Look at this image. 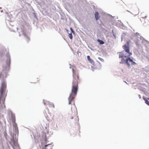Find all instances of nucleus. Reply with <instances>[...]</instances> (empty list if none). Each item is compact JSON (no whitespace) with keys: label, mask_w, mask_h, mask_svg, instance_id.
I'll use <instances>...</instances> for the list:
<instances>
[{"label":"nucleus","mask_w":149,"mask_h":149,"mask_svg":"<svg viewBox=\"0 0 149 149\" xmlns=\"http://www.w3.org/2000/svg\"><path fill=\"white\" fill-rule=\"evenodd\" d=\"M134 35L132 37V40L134 42L136 46L139 48L140 46L139 44V37L138 36H139V33L137 32L136 33H134Z\"/></svg>","instance_id":"obj_8"},{"label":"nucleus","mask_w":149,"mask_h":149,"mask_svg":"<svg viewBox=\"0 0 149 149\" xmlns=\"http://www.w3.org/2000/svg\"><path fill=\"white\" fill-rule=\"evenodd\" d=\"M120 23H121V24L123 25V26H124H124H125L123 25V23H122V22L121 21H120Z\"/></svg>","instance_id":"obj_35"},{"label":"nucleus","mask_w":149,"mask_h":149,"mask_svg":"<svg viewBox=\"0 0 149 149\" xmlns=\"http://www.w3.org/2000/svg\"><path fill=\"white\" fill-rule=\"evenodd\" d=\"M49 107H53L54 108V104L52 103H51L50 102V104H49Z\"/></svg>","instance_id":"obj_26"},{"label":"nucleus","mask_w":149,"mask_h":149,"mask_svg":"<svg viewBox=\"0 0 149 149\" xmlns=\"http://www.w3.org/2000/svg\"><path fill=\"white\" fill-rule=\"evenodd\" d=\"M91 68H93V69H95V68H93V66H91Z\"/></svg>","instance_id":"obj_36"},{"label":"nucleus","mask_w":149,"mask_h":149,"mask_svg":"<svg viewBox=\"0 0 149 149\" xmlns=\"http://www.w3.org/2000/svg\"><path fill=\"white\" fill-rule=\"evenodd\" d=\"M72 71L73 79L77 80V82H78V80H79V79L77 71L72 69Z\"/></svg>","instance_id":"obj_9"},{"label":"nucleus","mask_w":149,"mask_h":149,"mask_svg":"<svg viewBox=\"0 0 149 149\" xmlns=\"http://www.w3.org/2000/svg\"><path fill=\"white\" fill-rule=\"evenodd\" d=\"M98 59H99L102 62H104V60L102 58H100V57H98Z\"/></svg>","instance_id":"obj_30"},{"label":"nucleus","mask_w":149,"mask_h":149,"mask_svg":"<svg viewBox=\"0 0 149 149\" xmlns=\"http://www.w3.org/2000/svg\"><path fill=\"white\" fill-rule=\"evenodd\" d=\"M145 103L149 106V102L148 101V100H147L145 99Z\"/></svg>","instance_id":"obj_28"},{"label":"nucleus","mask_w":149,"mask_h":149,"mask_svg":"<svg viewBox=\"0 0 149 149\" xmlns=\"http://www.w3.org/2000/svg\"><path fill=\"white\" fill-rule=\"evenodd\" d=\"M138 96H139V98H140V94H139V95H138Z\"/></svg>","instance_id":"obj_40"},{"label":"nucleus","mask_w":149,"mask_h":149,"mask_svg":"<svg viewBox=\"0 0 149 149\" xmlns=\"http://www.w3.org/2000/svg\"><path fill=\"white\" fill-rule=\"evenodd\" d=\"M94 16L96 21L98 20L100 17L99 13L97 11H95L94 13Z\"/></svg>","instance_id":"obj_13"},{"label":"nucleus","mask_w":149,"mask_h":149,"mask_svg":"<svg viewBox=\"0 0 149 149\" xmlns=\"http://www.w3.org/2000/svg\"><path fill=\"white\" fill-rule=\"evenodd\" d=\"M9 112L11 114L10 118L13 126V132L10 133L11 136L10 144L13 149H20L18 142L19 130L17 124L15 122V115L12 111H10Z\"/></svg>","instance_id":"obj_1"},{"label":"nucleus","mask_w":149,"mask_h":149,"mask_svg":"<svg viewBox=\"0 0 149 149\" xmlns=\"http://www.w3.org/2000/svg\"><path fill=\"white\" fill-rule=\"evenodd\" d=\"M87 58L88 61L91 64H92V65L94 66H95V63L94 61L91 58L90 56L88 55L87 56Z\"/></svg>","instance_id":"obj_14"},{"label":"nucleus","mask_w":149,"mask_h":149,"mask_svg":"<svg viewBox=\"0 0 149 149\" xmlns=\"http://www.w3.org/2000/svg\"><path fill=\"white\" fill-rule=\"evenodd\" d=\"M22 0H19V1H21Z\"/></svg>","instance_id":"obj_50"},{"label":"nucleus","mask_w":149,"mask_h":149,"mask_svg":"<svg viewBox=\"0 0 149 149\" xmlns=\"http://www.w3.org/2000/svg\"><path fill=\"white\" fill-rule=\"evenodd\" d=\"M148 100H149V98L148 99Z\"/></svg>","instance_id":"obj_53"},{"label":"nucleus","mask_w":149,"mask_h":149,"mask_svg":"<svg viewBox=\"0 0 149 149\" xmlns=\"http://www.w3.org/2000/svg\"><path fill=\"white\" fill-rule=\"evenodd\" d=\"M148 67V68L149 69V65Z\"/></svg>","instance_id":"obj_47"},{"label":"nucleus","mask_w":149,"mask_h":149,"mask_svg":"<svg viewBox=\"0 0 149 149\" xmlns=\"http://www.w3.org/2000/svg\"><path fill=\"white\" fill-rule=\"evenodd\" d=\"M65 30H66V31L68 33V34L69 33V31L68 29L66 28H65Z\"/></svg>","instance_id":"obj_32"},{"label":"nucleus","mask_w":149,"mask_h":149,"mask_svg":"<svg viewBox=\"0 0 149 149\" xmlns=\"http://www.w3.org/2000/svg\"><path fill=\"white\" fill-rule=\"evenodd\" d=\"M55 15L56 19H59V17L57 13H55Z\"/></svg>","instance_id":"obj_27"},{"label":"nucleus","mask_w":149,"mask_h":149,"mask_svg":"<svg viewBox=\"0 0 149 149\" xmlns=\"http://www.w3.org/2000/svg\"><path fill=\"white\" fill-rule=\"evenodd\" d=\"M78 90V85L77 86H72L71 90V93H73L75 96H76Z\"/></svg>","instance_id":"obj_10"},{"label":"nucleus","mask_w":149,"mask_h":149,"mask_svg":"<svg viewBox=\"0 0 149 149\" xmlns=\"http://www.w3.org/2000/svg\"><path fill=\"white\" fill-rule=\"evenodd\" d=\"M74 97L71 96V93L70 94L68 98V100L69 102L68 104L70 105L72 104V101L74 99Z\"/></svg>","instance_id":"obj_12"},{"label":"nucleus","mask_w":149,"mask_h":149,"mask_svg":"<svg viewBox=\"0 0 149 149\" xmlns=\"http://www.w3.org/2000/svg\"><path fill=\"white\" fill-rule=\"evenodd\" d=\"M2 8L1 7H0V9H1Z\"/></svg>","instance_id":"obj_46"},{"label":"nucleus","mask_w":149,"mask_h":149,"mask_svg":"<svg viewBox=\"0 0 149 149\" xmlns=\"http://www.w3.org/2000/svg\"><path fill=\"white\" fill-rule=\"evenodd\" d=\"M6 14H8V13L7 12H6Z\"/></svg>","instance_id":"obj_45"},{"label":"nucleus","mask_w":149,"mask_h":149,"mask_svg":"<svg viewBox=\"0 0 149 149\" xmlns=\"http://www.w3.org/2000/svg\"><path fill=\"white\" fill-rule=\"evenodd\" d=\"M69 65L70 66H71V64H70Z\"/></svg>","instance_id":"obj_42"},{"label":"nucleus","mask_w":149,"mask_h":149,"mask_svg":"<svg viewBox=\"0 0 149 149\" xmlns=\"http://www.w3.org/2000/svg\"><path fill=\"white\" fill-rule=\"evenodd\" d=\"M136 64V63L134 61H133V60L131 62V64L132 65H134Z\"/></svg>","instance_id":"obj_29"},{"label":"nucleus","mask_w":149,"mask_h":149,"mask_svg":"<svg viewBox=\"0 0 149 149\" xmlns=\"http://www.w3.org/2000/svg\"><path fill=\"white\" fill-rule=\"evenodd\" d=\"M97 42L99 43L100 45H102L105 43V42L103 40L100 39H98L97 40Z\"/></svg>","instance_id":"obj_16"},{"label":"nucleus","mask_w":149,"mask_h":149,"mask_svg":"<svg viewBox=\"0 0 149 149\" xmlns=\"http://www.w3.org/2000/svg\"><path fill=\"white\" fill-rule=\"evenodd\" d=\"M7 88L6 82L5 79H3L1 81V86L0 88V104H1V101L2 104H4L5 100L7 96V91L6 93Z\"/></svg>","instance_id":"obj_3"},{"label":"nucleus","mask_w":149,"mask_h":149,"mask_svg":"<svg viewBox=\"0 0 149 149\" xmlns=\"http://www.w3.org/2000/svg\"><path fill=\"white\" fill-rule=\"evenodd\" d=\"M74 117H73V116H72L71 117H70V119H72Z\"/></svg>","instance_id":"obj_34"},{"label":"nucleus","mask_w":149,"mask_h":149,"mask_svg":"<svg viewBox=\"0 0 149 149\" xmlns=\"http://www.w3.org/2000/svg\"><path fill=\"white\" fill-rule=\"evenodd\" d=\"M17 30H18V28L17 27Z\"/></svg>","instance_id":"obj_49"},{"label":"nucleus","mask_w":149,"mask_h":149,"mask_svg":"<svg viewBox=\"0 0 149 149\" xmlns=\"http://www.w3.org/2000/svg\"><path fill=\"white\" fill-rule=\"evenodd\" d=\"M143 42H147L145 40H143V41H142L141 42L142 43Z\"/></svg>","instance_id":"obj_37"},{"label":"nucleus","mask_w":149,"mask_h":149,"mask_svg":"<svg viewBox=\"0 0 149 149\" xmlns=\"http://www.w3.org/2000/svg\"><path fill=\"white\" fill-rule=\"evenodd\" d=\"M134 59V58L132 56H127L126 59L123 58L121 59V61L120 62V63L125 64L128 66L129 69H130L131 68V67L129 62H131Z\"/></svg>","instance_id":"obj_6"},{"label":"nucleus","mask_w":149,"mask_h":149,"mask_svg":"<svg viewBox=\"0 0 149 149\" xmlns=\"http://www.w3.org/2000/svg\"><path fill=\"white\" fill-rule=\"evenodd\" d=\"M126 34L125 33H123L121 35V39L122 41L123 40V39L125 37V36H126Z\"/></svg>","instance_id":"obj_24"},{"label":"nucleus","mask_w":149,"mask_h":149,"mask_svg":"<svg viewBox=\"0 0 149 149\" xmlns=\"http://www.w3.org/2000/svg\"><path fill=\"white\" fill-rule=\"evenodd\" d=\"M70 30L71 31V33H72L76 37L77 36L78 37L77 34L75 33V31L73 30V29L70 27Z\"/></svg>","instance_id":"obj_15"},{"label":"nucleus","mask_w":149,"mask_h":149,"mask_svg":"<svg viewBox=\"0 0 149 149\" xmlns=\"http://www.w3.org/2000/svg\"><path fill=\"white\" fill-rule=\"evenodd\" d=\"M43 14L45 16L47 15L51 17V15L49 13H48L47 11H45V14Z\"/></svg>","instance_id":"obj_20"},{"label":"nucleus","mask_w":149,"mask_h":149,"mask_svg":"<svg viewBox=\"0 0 149 149\" xmlns=\"http://www.w3.org/2000/svg\"><path fill=\"white\" fill-rule=\"evenodd\" d=\"M109 16L111 18V19L112 20H113L114 21H115L116 20L115 19H114V17H115L114 16V17H113L112 16V15L109 14Z\"/></svg>","instance_id":"obj_25"},{"label":"nucleus","mask_w":149,"mask_h":149,"mask_svg":"<svg viewBox=\"0 0 149 149\" xmlns=\"http://www.w3.org/2000/svg\"><path fill=\"white\" fill-rule=\"evenodd\" d=\"M68 36L70 40H72L73 36L71 33H68Z\"/></svg>","instance_id":"obj_22"},{"label":"nucleus","mask_w":149,"mask_h":149,"mask_svg":"<svg viewBox=\"0 0 149 149\" xmlns=\"http://www.w3.org/2000/svg\"><path fill=\"white\" fill-rule=\"evenodd\" d=\"M1 13H3V10H1Z\"/></svg>","instance_id":"obj_39"},{"label":"nucleus","mask_w":149,"mask_h":149,"mask_svg":"<svg viewBox=\"0 0 149 149\" xmlns=\"http://www.w3.org/2000/svg\"><path fill=\"white\" fill-rule=\"evenodd\" d=\"M33 11H34V12H35V11H34V10H33ZM32 14H33V16L35 18H36L37 19H38V15H37L36 13L35 12H34L33 13H32Z\"/></svg>","instance_id":"obj_21"},{"label":"nucleus","mask_w":149,"mask_h":149,"mask_svg":"<svg viewBox=\"0 0 149 149\" xmlns=\"http://www.w3.org/2000/svg\"><path fill=\"white\" fill-rule=\"evenodd\" d=\"M29 29L30 28L29 26L26 25L22 26V27L21 28L22 31V32L23 34L24 35V37L26 38L27 40V43H28L30 40V38L28 37L26 34V33H27V29Z\"/></svg>","instance_id":"obj_7"},{"label":"nucleus","mask_w":149,"mask_h":149,"mask_svg":"<svg viewBox=\"0 0 149 149\" xmlns=\"http://www.w3.org/2000/svg\"><path fill=\"white\" fill-rule=\"evenodd\" d=\"M142 38H143L140 37V40H141Z\"/></svg>","instance_id":"obj_41"},{"label":"nucleus","mask_w":149,"mask_h":149,"mask_svg":"<svg viewBox=\"0 0 149 149\" xmlns=\"http://www.w3.org/2000/svg\"><path fill=\"white\" fill-rule=\"evenodd\" d=\"M73 105H75V103H74V104H73Z\"/></svg>","instance_id":"obj_48"},{"label":"nucleus","mask_w":149,"mask_h":149,"mask_svg":"<svg viewBox=\"0 0 149 149\" xmlns=\"http://www.w3.org/2000/svg\"><path fill=\"white\" fill-rule=\"evenodd\" d=\"M47 1V0H46ZM49 1L48 3L49 6H48V7L49 8L50 10L54 11V12H56V8L55 6H54L52 4L51 2L50 1V0H48Z\"/></svg>","instance_id":"obj_11"},{"label":"nucleus","mask_w":149,"mask_h":149,"mask_svg":"<svg viewBox=\"0 0 149 149\" xmlns=\"http://www.w3.org/2000/svg\"><path fill=\"white\" fill-rule=\"evenodd\" d=\"M79 53H81V52H79Z\"/></svg>","instance_id":"obj_51"},{"label":"nucleus","mask_w":149,"mask_h":149,"mask_svg":"<svg viewBox=\"0 0 149 149\" xmlns=\"http://www.w3.org/2000/svg\"><path fill=\"white\" fill-rule=\"evenodd\" d=\"M78 82H77V80L73 79L72 82V86H73L74 85V86H77V85H78Z\"/></svg>","instance_id":"obj_18"},{"label":"nucleus","mask_w":149,"mask_h":149,"mask_svg":"<svg viewBox=\"0 0 149 149\" xmlns=\"http://www.w3.org/2000/svg\"><path fill=\"white\" fill-rule=\"evenodd\" d=\"M139 84L140 83H139L137 85H135L133 87V89L136 90L137 89L138 91H140Z\"/></svg>","instance_id":"obj_17"},{"label":"nucleus","mask_w":149,"mask_h":149,"mask_svg":"<svg viewBox=\"0 0 149 149\" xmlns=\"http://www.w3.org/2000/svg\"><path fill=\"white\" fill-rule=\"evenodd\" d=\"M41 145H39V148L37 149H52L53 146V143H47L48 142L46 133H44L40 140Z\"/></svg>","instance_id":"obj_4"},{"label":"nucleus","mask_w":149,"mask_h":149,"mask_svg":"<svg viewBox=\"0 0 149 149\" xmlns=\"http://www.w3.org/2000/svg\"><path fill=\"white\" fill-rule=\"evenodd\" d=\"M0 56L1 60L2 61L4 60L3 57L5 56L6 57V64L3 66L2 72L0 74V78L1 77L6 78L7 76V73L10 68L11 60L9 53L6 52V49L4 47H1L0 49Z\"/></svg>","instance_id":"obj_2"},{"label":"nucleus","mask_w":149,"mask_h":149,"mask_svg":"<svg viewBox=\"0 0 149 149\" xmlns=\"http://www.w3.org/2000/svg\"><path fill=\"white\" fill-rule=\"evenodd\" d=\"M79 123V118H78V122H77V123L78 124V125H79V123Z\"/></svg>","instance_id":"obj_38"},{"label":"nucleus","mask_w":149,"mask_h":149,"mask_svg":"<svg viewBox=\"0 0 149 149\" xmlns=\"http://www.w3.org/2000/svg\"><path fill=\"white\" fill-rule=\"evenodd\" d=\"M113 36L114 37L115 39H116V33H113Z\"/></svg>","instance_id":"obj_31"},{"label":"nucleus","mask_w":149,"mask_h":149,"mask_svg":"<svg viewBox=\"0 0 149 149\" xmlns=\"http://www.w3.org/2000/svg\"><path fill=\"white\" fill-rule=\"evenodd\" d=\"M60 15L61 16V19L62 20H64V18L65 17V15H64V14H63V13H60Z\"/></svg>","instance_id":"obj_23"},{"label":"nucleus","mask_w":149,"mask_h":149,"mask_svg":"<svg viewBox=\"0 0 149 149\" xmlns=\"http://www.w3.org/2000/svg\"><path fill=\"white\" fill-rule=\"evenodd\" d=\"M124 81V82H125L127 84V82H126L125 81Z\"/></svg>","instance_id":"obj_44"},{"label":"nucleus","mask_w":149,"mask_h":149,"mask_svg":"<svg viewBox=\"0 0 149 149\" xmlns=\"http://www.w3.org/2000/svg\"><path fill=\"white\" fill-rule=\"evenodd\" d=\"M38 29V27H36V29Z\"/></svg>","instance_id":"obj_52"},{"label":"nucleus","mask_w":149,"mask_h":149,"mask_svg":"<svg viewBox=\"0 0 149 149\" xmlns=\"http://www.w3.org/2000/svg\"><path fill=\"white\" fill-rule=\"evenodd\" d=\"M71 67H72V66H70L69 67L70 68H71Z\"/></svg>","instance_id":"obj_43"},{"label":"nucleus","mask_w":149,"mask_h":149,"mask_svg":"<svg viewBox=\"0 0 149 149\" xmlns=\"http://www.w3.org/2000/svg\"><path fill=\"white\" fill-rule=\"evenodd\" d=\"M123 48L124 49L122 51L118 52L120 54L119 55V58H125L127 56H130L132 55V53L130 52V47L129 43L127 42L123 46Z\"/></svg>","instance_id":"obj_5"},{"label":"nucleus","mask_w":149,"mask_h":149,"mask_svg":"<svg viewBox=\"0 0 149 149\" xmlns=\"http://www.w3.org/2000/svg\"><path fill=\"white\" fill-rule=\"evenodd\" d=\"M43 102L45 105H49V104H50V102L49 101L45 100H43Z\"/></svg>","instance_id":"obj_19"},{"label":"nucleus","mask_w":149,"mask_h":149,"mask_svg":"<svg viewBox=\"0 0 149 149\" xmlns=\"http://www.w3.org/2000/svg\"><path fill=\"white\" fill-rule=\"evenodd\" d=\"M112 33H115V32H114V30L113 29H112Z\"/></svg>","instance_id":"obj_33"}]
</instances>
